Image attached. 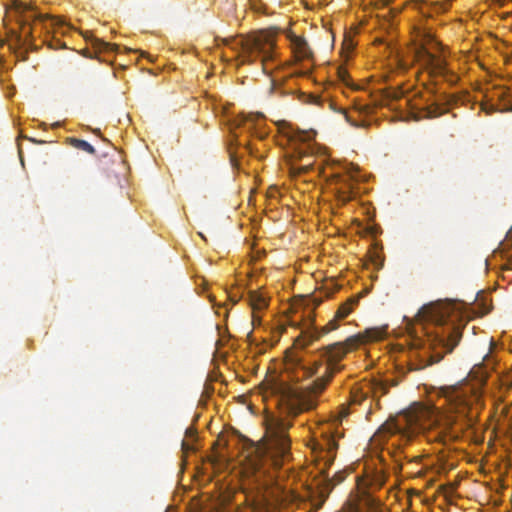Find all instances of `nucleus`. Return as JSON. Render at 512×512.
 <instances>
[{
    "label": "nucleus",
    "mask_w": 512,
    "mask_h": 512,
    "mask_svg": "<svg viewBox=\"0 0 512 512\" xmlns=\"http://www.w3.org/2000/svg\"><path fill=\"white\" fill-rule=\"evenodd\" d=\"M337 75L339 77V79L341 81H343L344 83L348 84L347 82V79H348V72L344 69V68H341V67H338L337 68Z\"/></svg>",
    "instance_id": "6ab92c4d"
},
{
    "label": "nucleus",
    "mask_w": 512,
    "mask_h": 512,
    "mask_svg": "<svg viewBox=\"0 0 512 512\" xmlns=\"http://www.w3.org/2000/svg\"><path fill=\"white\" fill-rule=\"evenodd\" d=\"M229 42L233 45V49L239 50L241 64L253 63L260 58L263 72L270 73L272 68L269 67V62L275 57V41L272 33L260 31L245 39H233Z\"/></svg>",
    "instance_id": "423d86ee"
},
{
    "label": "nucleus",
    "mask_w": 512,
    "mask_h": 512,
    "mask_svg": "<svg viewBox=\"0 0 512 512\" xmlns=\"http://www.w3.org/2000/svg\"><path fill=\"white\" fill-rule=\"evenodd\" d=\"M443 100H445L448 103L449 102V97L448 96H443Z\"/></svg>",
    "instance_id": "393cba45"
},
{
    "label": "nucleus",
    "mask_w": 512,
    "mask_h": 512,
    "mask_svg": "<svg viewBox=\"0 0 512 512\" xmlns=\"http://www.w3.org/2000/svg\"><path fill=\"white\" fill-rule=\"evenodd\" d=\"M68 142L72 147H74L78 150H82L88 154H95V152H96L94 147L85 140L72 137V138H68Z\"/></svg>",
    "instance_id": "2eb2a0df"
},
{
    "label": "nucleus",
    "mask_w": 512,
    "mask_h": 512,
    "mask_svg": "<svg viewBox=\"0 0 512 512\" xmlns=\"http://www.w3.org/2000/svg\"><path fill=\"white\" fill-rule=\"evenodd\" d=\"M489 311L490 307L486 303L466 305L462 302H436L422 306L417 314L419 320L434 323L436 326L433 332L428 333V341L433 353L429 359L424 357L417 360L411 359L408 370L420 371L440 362L445 354L451 353L459 344L465 325L456 324L450 320L454 313H457L459 318L472 313L473 318L486 315Z\"/></svg>",
    "instance_id": "f257e3e1"
},
{
    "label": "nucleus",
    "mask_w": 512,
    "mask_h": 512,
    "mask_svg": "<svg viewBox=\"0 0 512 512\" xmlns=\"http://www.w3.org/2000/svg\"><path fill=\"white\" fill-rule=\"evenodd\" d=\"M199 236H201L203 239H205L204 235L201 232H199Z\"/></svg>",
    "instance_id": "bb28decb"
},
{
    "label": "nucleus",
    "mask_w": 512,
    "mask_h": 512,
    "mask_svg": "<svg viewBox=\"0 0 512 512\" xmlns=\"http://www.w3.org/2000/svg\"><path fill=\"white\" fill-rule=\"evenodd\" d=\"M316 136L313 130L296 129L291 132V140L297 145L295 148L297 158L303 162L299 167H292L295 173H304L309 170H317L318 175L325 178L330 189L334 192L339 203L345 204L358 195L360 176L358 169L352 164H342L323 158L321 162L308 161L314 154V146L311 144Z\"/></svg>",
    "instance_id": "7ed1b4c3"
},
{
    "label": "nucleus",
    "mask_w": 512,
    "mask_h": 512,
    "mask_svg": "<svg viewBox=\"0 0 512 512\" xmlns=\"http://www.w3.org/2000/svg\"><path fill=\"white\" fill-rule=\"evenodd\" d=\"M248 301L253 311L262 310L268 305L267 299L257 291L249 292Z\"/></svg>",
    "instance_id": "ddd939ff"
},
{
    "label": "nucleus",
    "mask_w": 512,
    "mask_h": 512,
    "mask_svg": "<svg viewBox=\"0 0 512 512\" xmlns=\"http://www.w3.org/2000/svg\"><path fill=\"white\" fill-rule=\"evenodd\" d=\"M91 44L95 54L102 52H113L117 48L115 44L105 42L104 40L96 37H92Z\"/></svg>",
    "instance_id": "4468645a"
},
{
    "label": "nucleus",
    "mask_w": 512,
    "mask_h": 512,
    "mask_svg": "<svg viewBox=\"0 0 512 512\" xmlns=\"http://www.w3.org/2000/svg\"><path fill=\"white\" fill-rule=\"evenodd\" d=\"M13 8L18 14V21L24 30L26 27H30L31 23L35 20L45 24L47 21L50 22V27H63L66 25L65 21L58 17L50 14H42L37 11L36 6L32 2H22L20 0L13 1Z\"/></svg>",
    "instance_id": "6e6552de"
},
{
    "label": "nucleus",
    "mask_w": 512,
    "mask_h": 512,
    "mask_svg": "<svg viewBox=\"0 0 512 512\" xmlns=\"http://www.w3.org/2000/svg\"><path fill=\"white\" fill-rule=\"evenodd\" d=\"M338 449V443L330 432H324L321 439L313 444V452L317 454L319 460L323 461L324 468L330 466Z\"/></svg>",
    "instance_id": "9d476101"
},
{
    "label": "nucleus",
    "mask_w": 512,
    "mask_h": 512,
    "mask_svg": "<svg viewBox=\"0 0 512 512\" xmlns=\"http://www.w3.org/2000/svg\"><path fill=\"white\" fill-rule=\"evenodd\" d=\"M342 480H343V477H342V476H340L337 482H338V483H339V482H342Z\"/></svg>",
    "instance_id": "a878e982"
},
{
    "label": "nucleus",
    "mask_w": 512,
    "mask_h": 512,
    "mask_svg": "<svg viewBox=\"0 0 512 512\" xmlns=\"http://www.w3.org/2000/svg\"><path fill=\"white\" fill-rule=\"evenodd\" d=\"M358 303V298L349 299L346 303H343L336 312V317L340 319L346 318L352 311V305Z\"/></svg>",
    "instance_id": "dca6fc26"
},
{
    "label": "nucleus",
    "mask_w": 512,
    "mask_h": 512,
    "mask_svg": "<svg viewBox=\"0 0 512 512\" xmlns=\"http://www.w3.org/2000/svg\"><path fill=\"white\" fill-rule=\"evenodd\" d=\"M388 430L389 433H396L400 430V428L393 424L388 427Z\"/></svg>",
    "instance_id": "5701e85b"
},
{
    "label": "nucleus",
    "mask_w": 512,
    "mask_h": 512,
    "mask_svg": "<svg viewBox=\"0 0 512 512\" xmlns=\"http://www.w3.org/2000/svg\"><path fill=\"white\" fill-rule=\"evenodd\" d=\"M445 402L440 419L439 412L431 408V418H435L440 429L436 439L442 443L458 439L464 430L473 427L483 407L479 389L468 382L448 388Z\"/></svg>",
    "instance_id": "20e7f679"
},
{
    "label": "nucleus",
    "mask_w": 512,
    "mask_h": 512,
    "mask_svg": "<svg viewBox=\"0 0 512 512\" xmlns=\"http://www.w3.org/2000/svg\"><path fill=\"white\" fill-rule=\"evenodd\" d=\"M320 366V361H315L312 365L306 364L299 353H293L286 360V371L289 380L294 383L312 377L317 373Z\"/></svg>",
    "instance_id": "1a4fd4ad"
},
{
    "label": "nucleus",
    "mask_w": 512,
    "mask_h": 512,
    "mask_svg": "<svg viewBox=\"0 0 512 512\" xmlns=\"http://www.w3.org/2000/svg\"><path fill=\"white\" fill-rule=\"evenodd\" d=\"M263 114L262 113H256V114H253V113H250L246 120L247 121H254L255 119H258V118H263Z\"/></svg>",
    "instance_id": "412c9836"
},
{
    "label": "nucleus",
    "mask_w": 512,
    "mask_h": 512,
    "mask_svg": "<svg viewBox=\"0 0 512 512\" xmlns=\"http://www.w3.org/2000/svg\"><path fill=\"white\" fill-rule=\"evenodd\" d=\"M444 111L445 110L443 109L442 105L440 103H438V100H437V101L432 102L431 105L429 107H427V116L431 117V118L438 117L441 114H443Z\"/></svg>",
    "instance_id": "f3484780"
},
{
    "label": "nucleus",
    "mask_w": 512,
    "mask_h": 512,
    "mask_svg": "<svg viewBox=\"0 0 512 512\" xmlns=\"http://www.w3.org/2000/svg\"><path fill=\"white\" fill-rule=\"evenodd\" d=\"M373 389L375 394L384 395L388 392V388L383 383H376Z\"/></svg>",
    "instance_id": "a211bd4d"
},
{
    "label": "nucleus",
    "mask_w": 512,
    "mask_h": 512,
    "mask_svg": "<svg viewBox=\"0 0 512 512\" xmlns=\"http://www.w3.org/2000/svg\"><path fill=\"white\" fill-rule=\"evenodd\" d=\"M380 332L367 329L348 337L343 342H336L321 349V355L326 359L327 367L324 375L307 386L284 385L281 392L282 402L288 416L296 417L301 413L313 410L317 406L318 396L325 390L337 371L342 369L339 362L346 354L360 345L376 340Z\"/></svg>",
    "instance_id": "f03ea898"
},
{
    "label": "nucleus",
    "mask_w": 512,
    "mask_h": 512,
    "mask_svg": "<svg viewBox=\"0 0 512 512\" xmlns=\"http://www.w3.org/2000/svg\"><path fill=\"white\" fill-rule=\"evenodd\" d=\"M84 56L89 57V58H93L94 57V55L90 52V50H86L84 52Z\"/></svg>",
    "instance_id": "b1692460"
},
{
    "label": "nucleus",
    "mask_w": 512,
    "mask_h": 512,
    "mask_svg": "<svg viewBox=\"0 0 512 512\" xmlns=\"http://www.w3.org/2000/svg\"><path fill=\"white\" fill-rule=\"evenodd\" d=\"M290 45L296 58L299 60L312 58V51L305 38L291 34L289 35Z\"/></svg>",
    "instance_id": "9b49d317"
},
{
    "label": "nucleus",
    "mask_w": 512,
    "mask_h": 512,
    "mask_svg": "<svg viewBox=\"0 0 512 512\" xmlns=\"http://www.w3.org/2000/svg\"><path fill=\"white\" fill-rule=\"evenodd\" d=\"M417 58L422 67L432 76H442L451 85L457 83L458 77L448 68L443 47L439 42L432 40L431 48L420 47Z\"/></svg>",
    "instance_id": "0eeeda50"
},
{
    "label": "nucleus",
    "mask_w": 512,
    "mask_h": 512,
    "mask_svg": "<svg viewBox=\"0 0 512 512\" xmlns=\"http://www.w3.org/2000/svg\"><path fill=\"white\" fill-rule=\"evenodd\" d=\"M355 109L360 112V113H368L370 108L368 105H363V104H355Z\"/></svg>",
    "instance_id": "aec40b11"
},
{
    "label": "nucleus",
    "mask_w": 512,
    "mask_h": 512,
    "mask_svg": "<svg viewBox=\"0 0 512 512\" xmlns=\"http://www.w3.org/2000/svg\"><path fill=\"white\" fill-rule=\"evenodd\" d=\"M345 117H346V120H347V121H348L352 126H355V127L360 126V124H358L357 122L353 121L347 113H345Z\"/></svg>",
    "instance_id": "4be33fe9"
},
{
    "label": "nucleus",
    "mask_w": 512,
    "mask_h": 512,
    "mask_svg": "<svg viewBox=\"0 0 512 512\" xmlns=\"http://www.w3.org/2000/svg\"><path fill=\"white\" fill-rule=\"evenodd\" d=\"M292 426L290 421L271 417L266 420V431L270 440L265 445L252 443L248 449L247 458L255 471L269 473V468L278 469L289 457L290 439L288 430Z\"/></svg>",
    "instance_id": "39448f33"
},
{
    "label": "nucleus",
    "mask_w": 512,
    "mask_h": 512,
    "mask_svg": "<svg viewBox=\"0 0 512 512\" xmlns=\"http://www.w3.org/2000/svg\"><path fill=\"white\" fill-rule=\"evenodd\" d=\"M338 320H340V318H337L336 316L330 320L322 329L321 331H314L310 334V337H309V340L304 342L302 345V347L310 344L311 342H313L314 340H317L319 339V337L321 335H324V334H327L335 329L338 328L339 324H338Z\"/></svg>",
    "instance_id": "f8f14e48"
}]
</instances>
